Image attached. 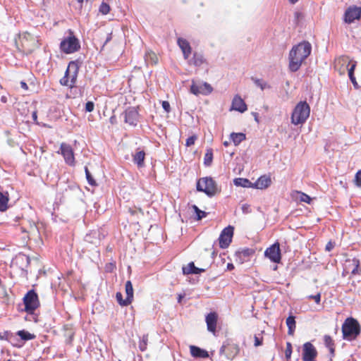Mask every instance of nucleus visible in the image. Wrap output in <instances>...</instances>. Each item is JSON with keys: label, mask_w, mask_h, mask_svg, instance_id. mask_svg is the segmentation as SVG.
<instances>
[{"label": "nucleus", "mask_w": 361, "mask_h": 361, "mask_svg": "<svg viewBox=\"0 0 361 361\" xmlns=\"http://www.w3.org/2000/svg\"><path fill=\"white\" fill-rule=\"evenodd\" d=\"M361 17V8L357 6L348 8L344 14V20L347 23H352L355 20Z\"/></svg>", "instance_id": "nucleus-15"}, {"label": "nucleus", "mask_w": 361, "mask_h": 361, "mask_svg": "<svg viewBox=\"0 0 361 361\" xmlns=\"http://www.w3.org/2000/svg\"><path fill=\"white\" fill-rule=\"evenodd\" d=\"M334 247V243H332L331 241L328 242V243L326 245L325 250L327 252H330L332 250V249Z\"/></svg>", "instance_id": "nucleus-52"}, {"label": "nucleus", "mask_w": 361, "mask_h": 361, "mask_svg": "<svg viewBox=\"0 0 361 361\" xmlns=\"http://www.w3.org/2000/svg\"><path fill=\"white\" fill-rule=\"evenodd\" d=\"M184 296H185V295H184V294H179V295H178V303H180V302H181V301H182L183 298H184Z\"/></svg>", "instance_id": "nucleus-62"}, {"label": "nucleus", "mask_w": 361, "mask_h": 361, "mask_svg": "<svg viewBox=\"0 0 361 361\" xmlns=\"http://www.w3.org/2000/svg\"><path fill=\"white\" fill-rule=\"evenodd\" d=\"M80 48L79 40L73 35L68 36L61 42L60 49L66 54H72Z\"/></svg>", "instance_id": "nucleus-7"}, {"label": "nucleus", "mask_w": 361, "mask_h": 361, "mask_svg": "<svg viewBox=\"0 0 361 361\" xmlns=\"http://www.w3.org/2000/svg\"><path fill=\"white\" fill-rule=\"evenodd\" d=\"M1 101L4 103H6L7 102V98L5 96H2L1 98Z\"/></svg>", "instance_id": "nucleus-64"}, {"label": "nucleus", "mask_w": 361, "mask_h": 361, "mask_svg": "<svg viewBox=\"0 0 361 361\" xmlns=\"http://www.w3.org/2000/svg\"><path fill=\"white\" fill-rule=\"evenodd\" d=\"M193 209L196 214L197 220H201L202 218L206 216L207 213L200 209L196 205L193 206Z\"/></svg>", "instance_id": "nucleus-41"}, {"label": "nucleus", "mask_w": 361, "mask_h": 361, "mask_svg": "<svg viewBox=\"0 0 361 361\" xmlns=\"http://www.w3.org/2000/svg\"><path fill=\"white\" fill-rule=\"evenodd\" d=\"M286 325L288 328V334L289 335H293L294 334V331L295 330V327H296V325H295V316L293 315H290L287 319H286Z\"/></svg>", "instance_id": "nucleus-29"}, {"label": "nucleus", "mask_w": 361, "mask_h": 361, "mask_svg": "<svg viewBox=\"0 0 361 361\" xmlns=\"http://www.w3.org/2000/svg\"><path fill=\"white\" fill-rule=\"evenodd\" d=\"M346 269H351V274L353 275L361 274V268L360 267L359 259L354 258L353 259H348L346 261Z\"/></svg>", "instance_id": "nucleus-19"}, {"label": "nucleus", "mask_w": 361, "mask_h": 361, "mask_svg": "<svg viewBox=\"0 0 361 361\" xmlns=\"http://www.w3.org/2000/svg\"><path fill=\"white\" fill-rule=\"evenodd\" d=\"M218 319V314L215 312H209L205 317V321L207 323V330L209 332L215 333L216 324Z\"/></svg>", "instance_id": "nucleus-17"}, {"label": "nucleus", "mask_w": 361, "mask_h": 361, "mask_svg": "<svg viewBox=\"0 0 361 361\" xmlns=\"http://www.w3.org/2000/svg\"><path fill=\"white\" fill-rule=\"evenodd\" d=\"M317 355V351L315 347L310 343L306 342L302 346V360L303 361H314Z\"/></svg>", "instance_id": "nucleus-14"}, {"label": "nucleus", "mask_w": 361, "mask_h": 361, "mask_svg": "<svg viewBox=\"0 0 361 361\" xmlns=\"http://www.w3.org/2000/svg\"><path fill=\"white\" fill-rule=\"evenodd\" d=\"M308 298L312 299L317 304H319L321 301V293H318L317 295H310Z\"/></svg>", "instance_id": "nucleus-49"}, {"label": "nucleus", "mask_w": 361, "mask_h": 361, "mask_svg": "<svg viewBox=\"0 0 361 361\" xmlns=\"http://www.w3.org/2000/svg\"><path fill=\"white\" fill-rule=\"evenodd\" d=\"M124 121L130 126H136L139 121V113L137 108L129 106L123 112Z\"/></svg>", "instance_id": "nucleus-12"}, {"label": "nucleus", "mask_w": 361, "mask_h": 361, "mask_svg": "<svg viewBox=\"0 0 361 361\" xmlns=\"http://www.w3.org/2000/svg\"><path fill=\"white\" fill-rule=\"evenodd\" d=\"M197 190L204 192L208 197H214L219 191L217 184L212 177L200 178L196 185Z\"/></svg>", "instance_id": "nucleus-4"}, {"label": "nucleus", "mask_w": 361, "mask_h": 361, "mask_svg": "<svg viewBox=\"0 0 361 361\" xmlns=\"http://www.w3.org/2000/svg\"><path fill=\"white\" fill-rule=\"evenodd\" d=\"M85 176H86V178H87L88 183L92 186L97 185V183H96L95 180L92 177V174L89 171L87 166L85 167Z\"/></svg>", "instance_id": "nucleus-39"}, {"label": "nucleus", "mask_w": 361, "mask_h": 361, "mask_svg": "<svg viewBox=\"0 0 361 361\" xmlns=\"http://www.w3.org/2000/svg\"><path fill=\"white\" fill-rule=\"evenodd\" d=\"M359 322L353 317L347 318L342 325L343 338L347 341L355 340L360 334Z\"/></svg>", "instance_id": "nucleus-2"}, {"label": "nucleus", "mask_w": 361, "mask_h": 361, "mask_svg": "<svg viewBox=\"0 0 361 361\" xmlns=\"http://www.w3.org/2000/svg\"><path fill=\"white\" fill-rule=\"evenodd\" d=\"M17 335L19 336L23 341H29L35 338L33 334L25 330L18 331Z\"/></svg>", "instance_id": "nucleus-37"}, {"label": "nucleus", "mask_w": 361, "mask_h": 361, "mask_svg": "<svg viewBox=\"0 0 361 361\" xmlns=\"http://www.w3.org/2000/svg\"><path fill=\"white\" fill-rule=\"evenodd\" d=\"M126 297L131 301L133 300V288L130 281H127L125 285Z\"/></svg>", "instance_id": "nucleus-36"}, {"label": "nucleus", "mask_w": 361, "mask_h": 361, "mask_svg": "<svg viewBox=\"0 0 361 361\" xmlns=\"http://www.w3.org/2000/svg\"><path fill=\"white\" fill-rule=\"evenodd\" d=\"M213 160V150L212 149L209 148L207 149V152L204 154V164L206 166H211Z\"/></svg>", "instance_id": "nucleus-34"}, {"label": "nucleus", "mask_w": 361, "mask_h": 361, "mask_svg": "<svg viewBox=\"0 0 361 361\" xmlns=\"http://www.w3.org/2000/svg\"><path fill=\"white\" fill-rule=\"evenodd\" d=\"M254 250L250 248H245L242 250L237 251L235 252V256H240L245 257L246 259H248V258L254 254Z\"/></svg>", "instance_id": "nucleus-35"}, {"label": "nucleus", "mask_w": 361, "mask_h": 361, "mask_svg": "<svg viewBox=\"0 0 361 361\" xmlns=\"http://www.w3.org/2000/svg\"><path fill=\"white\" fill-rule=\"evenodd\" d=\"M251 80L254 82L255 85L259 87L262 90L271 87L270 85L267 82L264 81L262 79L252 77Z\"/></svg>", "instance_id": "nucleus-33"}, {"label": "nucleus", "mask_w": 361, "mask_h": 361, "mask_svg": "<svg viewBox=\"0 0 361 361\" xmlns=\"http://www.w3.org/2000/svg\"><path fill=\"white\" fill-rule=\"evenodd\" d=\"M349 78H350V81L352 82V83L353 84L354 87L355 89H358L359 86H358V84H357V82L356 81L355 75L350 76Z\"/></svg>", "instance_id": "nucleus-53"}, {"label": "nucleus", "mask_w": 361, "mask_h": 361, "mask_svg": "<svg viewBox=\"0 0 361 361\" xmlns=\"http://www.w3.org/2000/svg\"><path fill=\"white\" fill-rule=\"evenodd\" d=\"M204 271H205L204 269L196 267L195 266L194 262H190L187 267H183V274L184 275L199 274L204 272Z\"/></svg>", "instance_id": "nucleus-21"}, {"label": "nucleus", "mask_w": 361, "mask_h": 361, "mask_svg": "<svg viewBox=\"0 0 361 361\" xmlns=\"http://www.w3.org/2000/svg\"><path fill=\"white\" fill-rule=\"evenodd\" d=\"M238 345L229 341H225L219 350L221 355H224L228 360H233L239 353Z\"/></svg>", "instance_id": "nucleus-8"}, {"label": "nucleus", "mask_w": 361, "mask_h": 361, "mask_svg": "<svg viewBox=\"0 0 361 361\" xmlns=\"http://www.w3.org/2000/svg\"><path fill=\"white\" fill-rule=\"evenodd\" d=\"M297 198L299 199L300 201L306 202L308 204H310L312 200L311 197L308 195H307L304 192H298Z\"/></svg>", "instance_id": "nucleus-40"}, {"label": "nucleus", "mask_w": 361, "mask_h": 361, "mask_svg": "<svg viewBox=\"0 0 361 361\" xmlns=\"http://www.w3.org/2000/svg\"><path fill=\"white\" fill-rule=\"evenodd\" d=\"M197 139V136L196 135H192L191 136H190L187 140H186V142H185V145L187 147H190L192 146V145L195 144L196 140Z\"/></svg>", "instance_id": "nucleus-46"}, {"label": "nucleus", "mask_w": 361, "mask_h": 361, "mask_svg": "<svg viewBox=\"0 0 361 361\" xmlns=\"http://www.w3.org/2000/svg\"><path fill=\"white\" fill-rule=\"evenodd\" d=\"M111 40V34H109L107 37H106V40H105V42H104V44H103V46L106 45Z\"/></svg>", "instance_id": "nucleus-59"}, {"label": "nucleus", "mask_w": 361, "mask_h": 361, "mask_svg": "<svg viewBox=\"0 0 361 361\" xmlns=\"http://www.w3.org/2000/svg\"><path fill=\"white\" fill-rule=\"evenodd\" d=\"M161 106L166 112L169 113L171 111V106H170V104L169 102L162 101Z\"/></svg>", "instance_id": "nucleus-50"}, {"label": "nucleus", "mask_w": 361, "mask_h": 361, "mask_svg": "<svg viewBox=\"0 0 361 361\" xmlns=\"http://www.w3.org/2000/svg\"><path fill=\"white\" fill-rule=\"evenodd\" d=\"M227 269H228V270H231V269H234V266H233V264H230V263H228V264H227Z\"/></svg>", "instance_id": "nucleus-63"}, {"label": "nucleus", "mask_w": 361, "mask_h": 361, "mask_svg": "<svg viewBox=\"0 0 361 361\" xmlns=\"http://www.w3.org/2000/svg\"><path fill=\"white\" fill-rule=\"evenodd\" d=\"M145 159V152L144 150L137 151L133 155V160L134 163L137 165L138 167H142L144 166Z\"/></svg>", "instance_id": "nucleus-24"}, {"label": "nucleus", "mask_w": 361, "mask_h": 361, "mask_svg": "<svg viewBox=\"0 0 361 361\" xmlns=\"http://www.w3.org/2000/svg\"><path fill=\"white\" fill-rule=\"evenodd\" d=\"M241 209L243 211V213L246 214L248 212V209H249V205L247 204H244L242 205L241 207Z\"/></svg>", "instance_id": "nucleus-56"}, {"label": "nucleus", "mask_w": 361, "mask_h": 361, "mask_svg": "<svg viewBox=\"0 0 361 361\" xmlns=\"http://www.w3.org/2000/svg\"><path fill=\"white\" fill-rule=\"evenodd\" d=\"M304 18V14L300 11H295L294 13V23L298 25L300 20Z\"/></svg>", "instance_id": "nucleus-45"}, {"label": "nucleus", "mask_w": 361, "mask_h": 361, "mask_svg": "<svg viewBox=\"0 0 361 361\" xmlns=\"http://www.w3.org/2000/svg\"><path fill=\"white\" fill-rule=\"evenodd\" d=\"M230 138L235 146H238L241 142L246 139V135L243 133H232L230 135Z\"/></svg>", "instance_id": "nucleus-27"}, {"label": "nucleus", "mask_w": 361, "mask_h": 361, "mask_svg": "<svg viewBox=\"0 0 361 361\" xmlns=\"http://www.w3.org/2000/svg\"><path fill=\"white\" fill-rule=\"evenodd\" d=\"M355 68V64H353L351 67L348 69V76L354 75V70Z\"/></svg>", "instance_id": "nucleus-55"}, {"label": "nucleus", "mask_w": 361, "mask_h": 361, "mask_svg": "<svg viewBox=\"0 0 361 361\" xmlns=\"http://www.w3.org/2000/svg\"><path fill=\"white\" fill-rule=\"evenodd\" d=\"M99 11L103 15H106L110 11V6L108 4L102 2L99 6Z\"/></svg>", "instance_id": "nucleus-42"}, {"label": "nucleus", "mask_w": 361, "mask_h": 361, "mask_svg": "<svg viewBox=\"0 0 361 361\" xmlns=\"http://www.w3.org/2000/svg\"><path fill=\"white\" fill-rule=\"evenodd\" d=\"M20 87L25 90H27L28 89V86L25 81L20 82Z\"/></svg>", "instance_id": "nucleus-58"}, {"label": "nucleus", "mask_w": 361, "mask_h": 361, "mask_svg": "<svg viewBox=\"0 0 361 361\" xmlns=\"http://www.w3.org/2000/svg\"><path fill=\"white\" fill-rule=\"evenodd\" d=\"M25 311L28 314H33L39 306L38 295L35 290H30L23 298Z\"/></svg>", "instance_id": "nucleus-6"}, {"label": "nucleus", "mask_w": 361, "mask_h": 361, "mask_svg": "<svg viewBox=\"0 0 361 361\" xmlns=\"http://www.w3.org/2000/svg\"><path fill=\"white\" fill-rule=\"evenodd\" d=\"M79 66L77 61H72L68 63L64 76L60 80V83L64 86L73 87L77 80Z\"/></svg>", "instance_id": "nucleus-5"}, {"label": "nucleus", "mask_w": 361, "mask_h": 361, "mask_svg": "<svg viewBox=\"0 0 361 361\" xmlns=\"http://www.w3.org/2000/svg\"><path fill=\"white\" fill-rule=\"evenodd\" d=\"M310 107L306 102H300L294 108L291 122L295 125L304 123L309 118Z\"/></svg>", "instance_id": "nucleus-3"}, {"label": "nucleus", "mask_w": 361, "mask_h": 361, "mask_svg": "<svg viewBox=\"0 0 361 361\" xmlns=\"http://www.w3.org/2000/svg\"><path fill=\"white\" fill-rule=\"evenodd\" d=\"M190 354L192 357L196 358H207L209 353L206 350L202 349L195 345L190 346Z\"/></svg>", "instance_id": "nucleus-20"}, {"label": "nucleus", "mask_w": 361, "mask_h": 361, "mask_svg": "<svg viewBox=\"0 0 361 361\" xmlns=\"http://www.w3.org/2000/svg\"><path fill=\"white\" fill-rule=\"evenodd\" d=\"M312 45L308 42H303L294 46L289 53V69L296 72L302 62L310 56Z\"/></svg>", "instance_id": "nucleus-1"}, {"label": "nucleus", "mask_w": 361, "mask_h": 361, "mask_svg": "<svg viewBox=\"0 0 361 361\" xmlns=\"http://www.w3.org/2000/svg\"><path fill=\"white\" fill-rule=\"evenodd\" d=\"M116 299L118 303L122 307L128 306L132 302V301L130 299H128L127 297L126 299H123V295L121 292H117L116 293Z\"/></svg>", "instance_id": "nucleus-31"}, {"label": "nucleus", "mask_w": 361, "mask_h": 361, "mask_svg": "<svg viewBox=\"0 0 361 361\" xmlns=\"http://www.w3.org/2000/svg\"><path fill=\"white\" fill-rule=\"evenodd\" d=\"M145 61L147 63H150L151 64H156L158 61V58L154 52L152 51H148L145 54Z\"/></svg>", "instance_id": "nucleus-32"}, {"label": "nucleus", "mask_w": 361, "mask_h": 361, "mask_svg": "<svg viewBox=\"0 0 361 361\" xmlns=\"http://www.w3.org/2000/svg\"><path fill=\"white\" fill-rule=\"evenodd\" d=\"M231 110L243 113L247 110V105L240 96L235 95L233 99Z\"/></svg>", "instance_id": "nucleus-18"}, {"label": "nucleus", "mask_w": 361, "mask_h": 361, "mask_svg": "<svg viewBox=\"0 0 361 361\" xmlns=\"http://www.w3.org/2000/svg\"><path fill=\"white\" fill-rule=\"evenodd\" d=\"M32 120L34 121H37V111H33L32 114Z\"/></svg>", "instance_id": "nucleus-61"}, {"label": "nucleus", "mask_w": 361, "mask_h": 361, "mask_svg": "<svg viewBox=\"0 0 361 361\" xmlns=\"http://www.w3.org/2000/svg\"><path fill=\"white\" fill-rule=\"evenodd\" d=\"M188 60L190 65H194L195 66H200L204 61L203 56L197 52H195L192 58Z\"/></svg>", "instance_id": "nucleus-25"}, {"label": "nucleus", "mask_w": 361, "mask_h": 361, "mask_svg": "<svg viewBox=\"0 0 361 361\" xmlns=\"http://www.w3.org/2000/svg\"><path fill=\"white\" fill-rule=\"evenodd\" d=\"M263 338H259L257 336H255V346L258 347L262 345Z\"/></svg>", "instance_id": "nucleus-51"}, {"label": "nucleus", "mask_w": 361, "mask_h": 361, "mask_svg": "<svg viewBox=\"0 0 361 361\" xmlns=\"http://www.w3.org/2000/svg\"><path fill=\"white\" fill-rule=\"evenodd\" d=\"M233 183L236 186H240L243 188H254V183L247 178H236L233 180Z\"/></svg>", "instance_id": "nucleus-26"}, {"label": "nucleus", "mask_w": 361, "mask_h": 361, "mask_svg": "<svg viewBox=\"0 0 361 361\" xmlns=\"http://www.w3.org/2000/svg\"><path fill=\"white\" fill-rule=\"evenodd\" d=\"M235 257H236V261L239 262L240 264H243L244 262L247 260L243 257H241L240 256H235Z\"/></svg>", "instance_id": "nucleus-57"}, {"label": "nucleus", "mask_w": 361, "mask_h": 361, "mask_svg": "<svg viewBox=\"0 0 361 361\" xmlns=\"http://www.w3.org/2000/svg\"><path fill=\"white\" fill-rule=\"evenodd\" d=\"M324 342L326 348L331 347L335 345L334 340L329 335H325L324 336Z\"/></svg>", "instance_id": "nucleus-43"}, {"label": "nucleus", "mask_w": 361, "mask_h": 361, "mask_svg": "<svg viewBox=\"0 0 361 361\" xmlns=\"http://www.w3.org/2000/svg\"><path fill=\"white\" fill-rule=\"evenodd\" d=\"M94 104L93 102L88 101L85 104V111L87 112H92L94 110Z\"/></svg>", "instance_id": "nucleus-48"}, {"label": "nucleus", "mask_w": 361, "mask_h": 361, "mask_svg": "<svg viewBox=\"0 0 361 361\" xmlns=\"http://www.w3.org/2000/svg\"><path fill=\"white\" fill-rule=\"evenodd\" d=\"M9 197L8 192H0V212H4L8 209Z\"/></svg>", "instance_id": "nucleus-28"}, {"label": "nucleus", "mask_w": 361, "mask_h": 361, "mask_svg": "<svg viewBox=\"0 0 361 361\" xmlns=\"http://www.w3.org/2000/svg\"><path fill=\"white\" fill-rule=\"evenodd\" d=\"M328 348L330 352V357H331L330 359L331 360L332 357H334V355H335V345L331 347H329Z\"/></svg>", "instance_id": "nucleus-54"}, {"label": "nucleus", "mask_w": 361, "mask_h": 361, "mask_svg": "<svg viewBox=\"0 0 361 361\" xmlns=\"http://www.w3.org/2000/svg\"><path fill=\"white\" fill-rule=\"evenodd\" d=\"M234 227H224L219 237V245L222 249L227 248L232 242Z\"/></svg>", "instance_id": "nucleus-9"}, {"label": "nucleus", "mask_w": 361, "mask_h": 361, "mask_svg": "<svg viewBox=\"0 0 361 361\" xmlns=\"http://www.w3.org/2000/svg\"><path fill=\"white\" fill-rule=\"evenodd\" d=\"M213 91V88L210 84L206 82L195 83L192 81L190 86V92L195 95L203 94L208 95Z\"/></svg>", "instance_id": "nucleus-11"}, {"label": "nucleus", "mask_w": 361, "mask_h": 361, "mask_svg": "<svg viewBox=\"0 0 361 361\" xmlns=\"http://www.w3.org/2000/svg\"><path fill=\"white\" fill-rule=\"evenodd\" d=\"M60 151L66 164L71 166H74L75 165V159L71 146L69 144L62 142L60 145Z\"/></svg>", "instance_id": "nucleus-10"}, {"label": "nucleus", "mask_w": 361, "mask_h": 361, "mask_svg": "<svg viewBox=\"0 0 361 361\" xmlns=\"http://www.w3.org/2000/svg\"><path fill=\"white\" fill-rule=\"evenodd\" d=\"M292 354V345L290 342L286 343V349L285 350V356L287 360H289Z\"/></svg>", "instance_id": "nucleus-44"}, {"label": "nucleus", "mask_w": 361, "mask_h": 361, "mask_svg": "<svg viewBox=\"0 0 361 361\" xmlns=\"http://www.w3.org/2000/svg\"><path fill=\"white\" fill-rule=\"evenodd\" d=\"M355 183L357 187L361 188V169L359 170L355 174Z\"/></svg>", "instance_id": "nucleus-47"}, {"label": "nucleus", "mask_w": 361, "mask_h": 361, "mask_svg": "<svg viewBox=\"0 0 361 361\" xmlns=\"http://www.w3.org/2000/svg\"><path fill=\"white\" fill-rule=\"evenodd\" d=\"M30 259L26 255L19 254L16 257V263L19 264L23 270L27 267V266L30 264Z\"/></svg>", "instance_id": "nucleus-23"}, {"label": "nucleus", "mask_w": 361, "mask_h": 361, "mask_svg": "<svg viewBox=\"0 0 361 361\" xmlns=\"http://www.w3.org/2000/svg\"><path fill=\"white\" fill-rule=\"evenodd\" d=\"M264 255L272 262L279 263L281 259L279 243L276 242L268 247L264 252Z\"/></svg>", "instance_id": "nucleus-13"}, {"label": "nucleus", "mask_w": 361, "mask_h": 361, "mask_svg": "<svg viewBox=\"0 0 361 361\" xmlns=\"http://www.w3.org/2000/svg\"><path fill=\"white\" fill-rule=\"evenodd\" d=\"M271 183V180L269 177L262 176L254 183V188L265 189L270 185Z\"/></svg>", "instance_id": "nucleus-22"}, {"label": "nucleus", "mask_w": 361, "mask_h": 361, "mask_svg": "<svg viewBox=\"0 0 361 361\" xmlns=\"http://www.w3.org/2000/svg\"><path fill=\"white\" fill-rule=\"evenodd\" d=\"M177 44L183 52L184 59L188 60L192 53V48L190 43L187 39L178 37L177 39Z\"/></svg>", "instance_id": "nucleus-16"}, {"label": "nucleus", "mask_w": 361, "mask_h": 361, "mask_svg": "<svg viewBox=\"0 0 361 361\" xmlns=\"http://www.w3.org/2000/svg\"><path fill=\"white\" fill-rule=\"evenodd\" d=\"M148 342V335H143L142 338H140L138 347L141 351H145L147 349Z\"/></svg>", "instance_id": "nucleus-38"}, {"label": "nucleus", "mask_w": 361, "mask_h": 361, "mask_svg": "<svg viewBox=\"0 0 361 361\" xmlns=\"http://www.w3.org/2000/svg\"><path fill=\"white\" fill-rule=\"evenodd\" d=\"M109 121H110L111 123L114 124L116 123V116H111L110 118H109Z\"/></svg>", "instance_id": "nucleus-60"}, {"label": "nucleus", "mask_w": 361, "mask_h": 361, "mask_svg": "<svg viewBox=\"0 0 361 361\" xmlns=\"http://www.w3.org/2000/svg\"><path fill=\"white\" fill-rule=\"evenodd\" d=\"M100 233L99 231H92L90 233L86 234L85 237V240L91 243H95V240L100 239Z\"/></svg>", "instance_id": "nucleus-30"}]
</instances>
